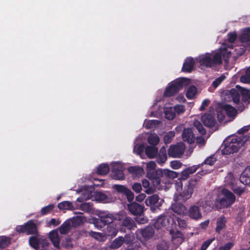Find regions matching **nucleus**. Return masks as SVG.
I'll return each instance as SVG.
<instances>
[{
    "label": "nucleus",
    "mask_w": 250,
    "mask_h": 250,
    "mask_svg": "<svg viewBox=\"0 0 250 250\" xmlns=\"http://www.w3.org/2000/svg\"><path fill=\"white\" fill-rule=\"evenodd\" d=\"M250 140V135L229 138L224 142V147L222 150V153L229 155L236 152L246 142Z\"/></svg>",
    "instance_id": "nucleus-1"
},
{
    "label": "nucleus",
    "mask_w": 250,
    "mask_h": 250,
    "mask_svg": "<svg viewBox=\"0 0 250 250\" xmlns=\"http://www.w3.org/2000/svg\"><path fill=\"white\" fill-rule=\"evenodd\" d=\"M221 193L223 196L216 199L215 201V205L217 209L228 208L235 202V196L229 190L224 188L222 190Z\"/></svg>",
    "instance_id": "nucleus-2"
},
{
    "label": "nucleus",
    "mask_w": 250,
    "mask_h": 250,
    "mask_svg": "<svg viewBox=\"0 0 250 250\" xmlns=\"http://www.w3.org/2000/svg\"><path fill=\"white\" fill-rule=\"evenodd\" d=\"M189 83V79L186 78L177 79L170 83L167 86L164 93L165 97H170L177 93L184 86H187Z\"/></svg>",
    "instance_id": "nucleus-3"
},
{
    "label": "nucleus",
    "mask_w": 250,
    "mask_h": 250,
    "mask_svg": "<svg viewBox=\"0 0 250 250\" xmlns=\"http://www.w3.org/2000/svg\"><path fill=\"white\" fill-rule=\"evenodd\" d=\"M16 230L19 233H26L27 235H38V229L34 220H30L22 225H18Z\"/></svg>",
    "instance_id": "nucleus-4"
},
{
    "label": "nucleus",
    "mask_w": 250,
    "mask_h": 250,
    "mask_svg": "<svg viewBox=\"0 0 250 250\" xmlns=\"http://www.w3.org/2000/svg\"><path fill=\"white\" fill-rule=\"evenodd\" d=\"M120 220L119 230L121 232H126L127 230L131 231L135 229L136 224L135 221L130 217L122 216L119 217Z\"/></svg>",
    "instance_id": "nucleus-5"
},
{
    "label": "nucleus",
    "mask_w": 250,
    "mask_h": 250,
    "mask_svg": "<svg viewBox=\"0 0 250 250\" xmlns=\"http://www.w3.org/2000/svg\"><path fill=\"white\" fill-rule=\"evenodd\" d=\"M162 174L160 175L159 179V186L161 187L171 184L173 179L177 178L178 176V173L177 172L167 169H162Z\"/></svg>",
    "instance_id": "nucleus-6"
},
{
    "label": "nucleus",
    "mask_w": 250,
    "mask_h": 250,
    "mask_svg": "<svg viewBox=\"0 0 250 250\" xmlns=\"http://www.w3.org/2000/svg\"><path fill=\"white\" fill-rule=\"evenodd\" d=\"M175 221L172 217L166 215H160L155 221L154 226L156 229H160L162 228H168L173 227Z\"/></svg>",
    "instance_id": "nucleus-7"
},
{
    "label": "nucleus",
    "mask_w": 250,
    "mask_h": 250,
    "mask_svg": "<svg viewBox=\"0 0 250 250\" xmlns=\"http://www.w3.org/2000/svg\"><path fill=\"white\" fill-rule=\"evenodd\" d=\"M99 218L94 221L95 226L99 229H101L104 226L111 223L114 220V216L112 214L106 212L99 213Z\"/></svg>",
    "instance_id": "nucleus-8"
},
{
    "label": "nucleus",
    "mask_w": 250,
    "mask_h": 250,
    "mask_svg": "<svg viewBox=\"0 0 250 250\" xmlns=\"http://www.w3.org/2000/svg\"><path fill=\"white\" fill-rule=\"evenodd\" d=\"M163 202V200H160L157 194H153L148 197L145 200L146 206L149 207L150 209L153 212L160 209Z\"/></svg>",
    "instance_id": "nucleus-9"
},
{
    "label": "nucleus",
    "mask_w": 250,
    "mask_h": 250,
    "mask_svg": "<svg viewBox=\"0 0 250 250\" xmlns=\"http://www.w3.org/2000/svg\"><path fill=\"white\" fill-rule=\"evenodd\" d=\"M154 230L149 226H146L143 229H138L136 231V237L138 239L147 240L153 236Z\"/></svg>",
    "instance_id": "nucleus-10"
},
{
    "label": "nucleus",
    "mask_w": 250,
    "mask_h": 250,
    "mask_svg": "<svg viewBox=\"0 0 250 250\" xmlns=\"http://www.w3.org/2000/svg\"><path fill=\"white\" fill-rule=\"evenodd\" d=\"M113 188L118 192L125 195L129 203H131L134 198L133 192L125 186L121 185H114Z\"/></svg>",
    "instance_id": "nucleus-11"
},
{
    "label": "nucleus",
    "mask_w": 250,
    "mask_h": 250,
    "mask_svg": "<svg viewBox=\"0 0 250 250\" xmlns=\"http://www.w3.org/2000/svg\"><path fill=\"white\" fill-rule=\"evenodd\" d=\"M111 177L113 179L120 180L125 178L122 165L115 163L112 165Z\"/></svg>",
    "instance_id": "nucleus-12"
},
{
    "label": "nucleus",
    "mask_w": 250,
    "mask_h": 250,
    "mask_svg": "<svg viewBox=\"0 0 250 250\" xmlns=\"http://www.w3.org/2000/svg\"><path fill=\"white\" fill-rule=\"evenodd\" d=\"M161 174H162L161 169L147 170V177L151 181L153 185L155 187H158L160 185L159 179Z\"/></svg>",
    "instance_id": "nucleus-13"
},
{
    "label": "nucleus",
    "mask_w": 250,
    "mask_h": 250,
    "mask_svg": "<svg viewBox=\"0 0 250 250\" xmlns=\"http://www.w3.org/2000/svg\"><path fill=\"white\" fill-rule=\"evenodd\" d=\"M187 213L191 219L194 220L198 221L202 218L201 208L198 206H191L188 210L187 211Z\"/></svg>",
    "instance_id": "nucleus-14"
},
{
    "label": "nucleus",
    "mask_w": 250,
    "mask_h": 250,
    "mask_svg": "<svg viewBox=\"0 0 250 250\" xmlns=\"http://www.w3.org/2000/svg\"><path fill=\"white\" fill-rule=\"evenodd\" d=\"M127 208L132 214L140 216L143 213L144 206L136 202H133L127 205Z\"/></svg>",
    "instance_id": "nucleus-15"
},
{
    "label": "nucleus",
    "mask_w": 250,
    "mask_h": 250,
    "mask_svg": "<svg viewBox=\"0 0 250 250\" xmlns=\"http://www.w3.org/2000/svg\"><path fill=\"white\" fill-rule=\"evenodd\" d=\"M184 152V148L180 146L172 145L168 149L169 156L173 158L179 157Z\"/></svg>",
    "instance_id": "nucleus-16"
},
{
    "label": "nucleus",
    "mask_w": 250,
    "mask_h": 250,
    "mask_svg": "<svg viewBox=\"0 0 250 250\" xmlns=\"http://www.w3.org/2000/svg\"><path fill=\"white\" fill-rule=\"evenodd\" d=\"M201 120L204 125L208 127L214 126L216 123L214 116L209 113H205L202 115Z\"/></svg>",
    "instance_id": "nucleus-17"
},
{
    "label": "nucleus",
    "mask_w": 250,
    "mask_h": 250,
    "mask_svg": "<svg viewBox=\"0 0 250 250\" xmlns=\"http://www.w3.org/2000/svg\"><path fill=\"white\" fill-rule=\"evenodd\" d=\"M239 41L246 43V49L250 51V28H246L240 35Z\"/></svg>",
    "instance_id": "nucleus-18"
},
{
    "label": "nucleus",
    "mask_w": 250,
    "mask_h": 250,
    "mask_svg": "<svg viewBox=\"0 0 250 250\" xmlns=\"http://www.w3.org/2000/svg\"><path fill=\"white\" fill-rule=\"evenodd\" d=\"M197 61L201 66L206 67H211L213 66L212 58L208 53L199 56L197 59Z\"/></svg>",
    "instance_id": "nucleus-19"
},
{
    "label": "nucleus",
    "mask_w": 250,
    "mask_h": 250,
    "mask_svg": "<svg viewBox=\"0 0 250 250\" xmlns=\"http://www.w3.org/2000/svg\"><path fill=\"white\" fill-rule=\"evenodd\" d=\"M183 140L189 144L195 141V136L191 128H185L182 133Z\"/></svg>",
    "instance_id": "nucleus-20"
},
{
    "label": "nucleus",
    "mask_w": 250,
    "mask_h": 250,
    "mask_svg": "<svg viewBox=\"0 0 250 250\" xmlns=\"http://www.w3.org/2000/svg\"><path fill=\"white\" fill-rule=\"evenodd\" d=\"M200 167V165H193L183 170L181 173V179L183 180L188 178L190 174L195 173Z\"/></svg>",
    "instance_id": "nucleus-21"
},
{
    "label": "nucleus",
    "mask_w": 250,
    "mask_h": 250,
    "mask_svg": "<svg viewBox=\"0 0 250 250\" xmlns=\"http://www.w3.org/2000/svg\"><path fill=\"white\" fill-rule=\"evenodd\" d=\"M171 210L175 213L180 215H185L187 213L186 207L181 203L175 202L171 206Z\"/></svg>",
    "instance_id": "nucleus-22"
},
{
    "label": "nucleus",
    "mask_w": 250,
    "mask_h": 250,
    "mask_svg": "<svg viewBox=\"0 0 250 250\" xmlns=\"http://www.w3.org/2000/svg\"><path fill=\"white\" fill-rule=\"evenodd\" d=\"M195 62L192 58H187L184 62L182 71L184 72H191L193 68Z\"/></svg>",
    "instance_id": "nucleus-23"
},
{
    "label": "nucleus",
    "mask_w": 250,
    "mask_h": 250,
    "mask_svg": "<svg viewBox=\"0 0 250 250\" xmlns=\"http://www.w3.org/2000/svg\"><path fill=\"white\" fill-rule=\"evenodd\" d=\"M240 182L245 185L250 186V166H248L240 177Z\"/></svg>",
    "instance_id": "nucleus-24"
},
{
    "label": "nucleus",
    "mask_w": 250,
    "mask_h": 250,
    "mask_svg": "<svg viewBox=\"0 0 250 250\" xmlns=\"http://www.w3.org/2000/svg\"><path fill=\"white\" fill-rule=\"evenodd\" d=\"M227 220L225 216L222 215L219 217L216 221V227L215 228V231L219 233L222 229L226 227V223Z\"/></svg>",
    "instance_id": "nucleus-25"
},
{
    "label": "nucleus",
    "mask_w": 250,
    "mask_h": 250,
    "mask_svg": "<svg viewBox=\"0 0 250 250\" xmlns=\"http://www.w3.org/2000/svg\"><path fill=\"white\" fill-rule=\"evenodd\" d=\"M146 155L150 159L155 158L158 154V149L155 146H147L145 149Z\"/></svg>",
    "instance_id": "nucleus-26"
},
{
    "label": "nucleus",
    "mask_w": 250,
    "mask_h": 250,
    "mask_svg": "<svg viewBox=\"0 0 250 250\" xmlns=\"http://www.w3.org/2000/svg\"><path fill=\"white\" fill-rule=\"evenodd\" d=\"M49 237L54 246L59 249L60 248V238L58 232L56 230H52L49 233Z\"/></svg>",
    "instance_id": "nucleus-27"
},
{
    "label": "nucleus",
    "mask_w": 250,
    "mask_h": 250,
    "mask_svg": "<svg viewBox=\"0 0 250 250\" xmlns=\"http://www.w3.org/2000/svg\"><path fill=\"white\" fill-rule=\"evenodd\" d=\"M158 156L157 158V162L159 164H163L167 160V154L166 147L162 146L160 150Z\"/></svg>",
    "instance_id": "nucleus-28"
},
{
    "label": "nucleus",
    "mask_w": 250,
    "mask_h": 250,
    "mask_svg": "<svg viewBox=\"0 0 250 250\" xmlns=\"http://www.w3.org/2000/svg\"><path fill=\"white\" fill-rule=\"evenodd\" d=\"M38 235H34L31 236L29 239V243L31 247L35 250H38L40 249V238L39 237Z\"/></svg>",
    "instance_id": "nucleus-29"
},
{
    "label": "nucleus",
    "mask_w": 250,
    "mask_h": 250,
    "mask_svg": "<svg viewBox=\"0 0 250 250\" xmlns=\"http://www.w3.org/2000/svg\"><path fill=\"white\" fill-rule=\"evenodd\" d=\"M128 171L132 173L134 176L139 177L144 173V169L142 167L135 166H131L128 168Z\"/></svg>",
    "instance_id": "nucleus-30"
},
{
    "label": "nucleus",
    "mask_w": 250,
    "mask_h": 250,
    "mask_svg": "<svg viewBox=\"0 0 250 250\" xmlns=\"http://www.w3.org/2000/svg\"><path fill=\"white\" fill-rule=\"evenodd\" d=\"M71 229L70 221L68 220L64 221L59 227V230L61 234H66Z\"/></svg>",
    "instance_id": "nucleus-31"
},
{
    "label": "nucleus",
    "mask_w": 250,
    "mask_h": 250,
    "mask_svg": "<svg viewBox=\"0 0 250 250\" xmlns=\"http://www.w3.org/2000/svg\"><path fill=\"white\" fill-rule=\"evenodd\" d=\"M118 231L116 227L113 224L109 225H107L104 230V234L108 236L114 237L116 235Z\"/></svg>",
    "instance_id": "nucleus-32"
},
{
    "label": "nucleus",
    "mask_w": 250,
    "mask_h": 250,
    "mask_svg": "<svg viewBox=\"0 0 250 250\" xmlns=\"http://www.w3.org/2000/svg\"><path fill=\"white\" fill-rule=\"evenodd\" d=\"M228 96L232 98V101L235 104H238L240 101V92L235 88H231L228 91Z\"/></svg>",
    "instance_id": "nucleus-33"
},
{
    "label": "nucleus",
    "mask_w": 250,
    "mask_h": 250,
    "mask_svg": "<svg viewBox=\"0 0 250 250\" xmlns=\"http://www.w3.org/2000/svg\"><path fill=\"white\" fill-rule=\"evenodd\" d=\"M94 197L96 201L103 203H107L109 200L108 196L102 191H96L94 193Z\"/></svg>",
    "instance_id": "nucleus-34"
},
{
    "label": "nucleus",
    "mask_w": 250,
    "mask_h": 250,
    "mask_svg": "<svg viewBox=\"0 0 250 250\" xmlns=\"http://www.w3.org/2000/svg\"><path fill=\"white\" fill-rule=\"evenodd\" d=\"M123 236H119L115 238L110 244L109 248L111 249H117L120 248L124 244Z\"/></svg>",
    "instance_id": "nucleus-35"
},
{
    "label": "nucleus",
    "mask_w": 250,
    "mask_h": 250,
    "mask_svg": "<svg viewBox=\"0 0 250 250\" xmlns=\"http://www.w3.org/2000/svg\"><path fill=\"white\" fill-rule=\"evenodd\" d=\"M109 167L107 164L100 165L97 169V173L99 175H105L109 171Z\"/></svg>",
    "instance_id": "nucleus-36"
},
{
    "label": "nucleus",
    "mask_w": 250,
    "mask_h": 250,
    "mask_svg": "<svg viewBox=\"0 0 250 250\" xmlns=\"http://www.w3.org/2000/svg\"><path fill=\"white\" fill-rule=\"evenodd\" d=\"M223 109L225 111L226 114L229 117L235 116L237 114L236 109L229 104H225Z\"/></svg>",
    "instance_id": "nucleus-37"
},
{
    "label": "nucleus",
    "mask_w": 250,
    "mask_h": 250,
    "mask_svg": "<svg viewBox=\"0 0 250 250\" xmlns=\"http://www.w3.org/2000/svg\"><path fill=\"white\" fill-rule=\"evenodd\" d=\"M159 141V137L156 134H151L147 137V142L151 146H156Z\"/></svg>",
    "instance_id": "nucleus-38"
},
{
    "label": "nucleus",
    "mask_w": 250,
    "mask_h": 250,
    "mask_svg": "<svg viewBox=\"0 0 250 250\" xmlns=\"http://www.w3.org/2000/svg\"><path fill=\"white\" fill-rule=\"evenodd\" d=\"M11 238L5 236H0V249H4L10 244Z\"/></svg>",
    "instance_id": "nucleus-39"
},
{
    "label": "nucleus",
    "mask_w": 250,
    "mask_h": 250,
    "mask_svg": "<svg viewBox=\"0 0 250 250\" xmlns=\"http://www.w3.org/2000/svg\"><path fill=\"white\" fill-rule=\"evenodd\" d=\"M242 101L243 102H250V91L247 89L242 88L240 90Z\"/></svg>",
    "instance_id": "nucleus-40"
},
{
    "label": "nucleus",
    "mask_w": 250,
    "mask_h": 250,
    "mask_svg": "<svg viewBox=\"0 0 250 250\" xmlns=\"http://www.w3.org/2000/svg\"><path fill=\"white\" fill-rule=\"evenodd\" d=\"M196 93V87L194 85H191L188 88L186 95L188 99H192L194 97Z\"/></svg>",
    "instance_id": "nucleus-41"
},
{
    "label": "nucleus",
    "mask_w": 250,
    "mask_h": 250,
    "mask_svg": "<svg viewBox=\"0 0 250 250\" xmlns=\"http://www.w3.org/2000/svg\"><path fill=\"white\" fill-rule=\"evenodd\" d=\"M58 208L61 210L72 209L73 208V206L71 202L63 201L58 204Z\"/></svg>",
    "instance_id": "nucleus-42"
},
{
    "label": "nucleus",
    "mask_w": 250,
    "mask_h": 250,
    "mask_svg": "<svg viewBox=\"0 0 250 250\" xmlns=\"http://www.w3.org/2000/svg\"><path fill=\"white\" fill-rule=\"evenodd\" d=\"M193 192V190L187 187L181 194V196L183 198V200H187L191 197Z\"/></svg>",
    "instance_id": "nucleus-43"
},
{
    "label": "nucleus",
    "mask_w": 250,
    "mask_h": 250,
    "mask_svg": "<svg viewBox=\"0 0 250 250\" xmlns=\"http://www.w3.org/2000/svg\"><path fill=\"white\" fill-rule=\"evenodd\" d=\"M193 125L198 131L200 134L202 135L206 134V130L199 121L198 120H195L193 122Z\"/></svg>",
    "instance_id": "nucleus-44"
},
{
    "label": "nucleus",
    "mask_w": 250,
    "mask_h": 250,
    "mask_svg": "<svg viewBox=\"0 0 250 250\" xmlns=\"http://www.w3.org/2000/svg\"><path fill=\"white\" fill-rule=\"evenodd\" d=\"M240 80L243 83H250V66L247 69L245 74L240 78Z\"/></svg>",
    "instance_id": "nucleus-45"
},
{
    "label": "nucleus",
    "mask_w": 250,
    "mask_h": 250,
    "mask_svg": "<svg viewBox=\"0 0 250 250\" xmlns=\"http://www.w3.org/2000/svg\"><path fill=\"white\" fill-rule=\"evenodd\" d=\"M216 161V159L214 155H212L208 157H207L205 161L200 165L201 166L203 165V164L208 165L209 166H212L214 164V163Z\"/></svg>",
    "instance_id": "nucleus-46"
},
{
    "label": "nucleus",
    "mask_w": 250,
    "mask_h": 250,
    "mask_svg": "<svg viewBox=\"0 0 250 250\" xmlns=\"http://www.w3.org/2000/svg\"><path fill=\"white\" fill-rule=\"evenodd\" d=\"M55 207L54 205L50 204L42 208L41 210L42 215H45L50 213L54 209Z\"/></svg>",
    "instance_id": "nucleus-47"
},
{
    "label": "nucleus",
    "mask_w": 250,
    "mask_h": 250,
    "mask_svg": "<svg viewBox=\"0 0 250 250\" xmlns=\"http://www.w3.org/2000/svg\"><path fill=\"white\" fill-rule=\"evenodd\" d=\"M213 66L214 64H219L222 63V53H217L214 55L212 58Z\"/></svg>",
    "instance_id": "nucleus-48"
},
{
    "label": "nucleus",
    "mask_w": 250,
    "mask_h": 250,
    "mask_svg": "<svg viewBox=\"0 0 250 250\" xmlns=\"http://www.w3.org/2000/svg\"><path fill=\"white\" fill-rule=\"evenodd\" d=\"M231 189L238 196H241L245 191V188L237 186L235 185H232L231 186Z\"/></svg>",
    "instance_id": "nucleus-49"
},
{
    "label": "nucleus",
    "mask_w": 250,
    "mask_h": 250,
    "mask_svg": "<svg viewBox=\"0 0 250 250\" xmlns=\"http://www.w3.org/2000/svg\"><path fill=\"white\" fill-rule=\"evenodd\" d=\"M175 136V133L173 131H169L167 133L164 137V142L166 144L170 143L173 138Z\"/></svg>",
    "instance_id": "nucleus-50"
},
{
    "label": "nucleus",
    "mask_w": 250,
    "mask_h": 250,
    "mask_svg": "<svg viewBox=\"0 0 250 250\" xmlns=\"http://www.w3.org/2000/svg\"><path fill=\"white\" fill-rule=\"evenodd\" d=\"M124 243L127 245H131L133 243L134 240V236L133 234H126L125 237H123Z\"/></svg>",
    "instance_id": "nucleus-51"
},
{
    "label": "nucleus",
    "mask_w": 250,
    "mask_h": 250,
    "mask_svg": "<svg viewBox=\"0 0 250 250\" xmlns=\"http://www.w3.org/2000/svg\"><path fill=\"white\" fill-rule=\"evenodd\" d=\"M62 247L66 249H70L73 247L72 244V240L70 237H67L64 239L62 242Z\"/></svg>",
    "instance_id": "nucleus-52"
},
{
    "label": "nucleus",
    "mask_w": 250,
    "mask_h": 250,
    "mask_svg": "<svg viewBox=\"0 0 250 250\" xmlns=\"http://www.w3.org/2000/svg\"><path fill=\"white\" fill-rule=\"evenodd\" d=\"M176 239H178V241H179L180 243L182 242L183 240V234L180 231L177 230L172 235V240L174 241Z\"/></svg>",
    "instance_id": "nucleus-53"
},
{
    "label": "nucleus",
    "mask_w": 250,
    "mask_h": 250,
    "mask_svg": "<svg viewBox=\"0 0 250 250\" xmlns=\"http://www.w3.org/2000/svg\"><path fill=\"white\" fill-rule=\"evenodd\" d=\"M200 181L199 178L197 177L195 175L189 181L187 187L189 188H191L192 189L194 190L195 186L196 185L198 182Z\"/></svg>",
    "instance_id": "nucleus-54"
},
{
    "label": "nucleus",
    "mask_w": 250,
    "mask_h": 250,
    "mask_svg": "<svg viewBox=\"0 0 250 250\" xmlns=\"http://www.w3.org/2000/svg\"><path fill=\"white\" fill-rule=\"evenodd\" d=\"M226 79L224 75L222 74L219 77L216 78L212 83V85L214 87H218L221 83Z\"/></svg>",
    "instance_id": "nucleus-55"
},
{
    "label": "nucleus",
    "mask_w": 250,
    "mask_h": 250,
    "mask_svg": "<svg viewBox=\"0 0 250 250\" xmlns=\"http://www.w3.org/2000/svg\"><path fill=\"white\" fill-rule=\"evenodd\" d=\"M159 123L160 121L156 120H150L146 124V127L147 129L155 127Z\"/></svg>",
    "instance_id": "nucleus-56"
},
{
    "label": "nucleus",
    "mask_w": 250,
    "mask_h": 250,
    "mask_svg": "<svg viewBox=\"0 0 250 250\" xmlns=\"http://www.w3.org/2000/svg\"><path fill=\"white\" fill-rule=\"evenodd\" d=\"M149 185L150 183L148 180L145 179L142 180V186L144 188H147L145 190V192L147 194H149L152 192V189L149 188Z\"/></svg>",
    "instance_id": "nucleus-57"
},
{
    "label": "nucleus",
    "mask_w": 250,
    "mask_h": 250,
    "mask_svg": "<svg viewBox=\"0 0 250 250\" xmlns=\"http://www.w3.org/2000/svg\"><path fill=\"white\" fill-rule=\"evenodd\" d=\"M165 115L166 118L169 120L173 119L175 117V114L172 111L171 109L166 110Z\"/></svg>",
    "instance_id": "nucleus-58"
},
{
    "label": "nucleus",
    "mask_w": 250,
    "mask_h": 250,
    "mask_svg": "<svg viewBox=\"0 0 250 250\" xmlns=\"http://www.w3.org/2000/svg\"><path fill=\"white\" fill-rule=\"evenodd\" d=\"M176 220L180 228L181 229H184L187 228L188 224L186 220L180 218L179 217H177Z\"/></svg>",
    "instance_id": "nucleus-59"
},
{
    "label": "nucleus",
    "mask_w": 250,
    "mask_h": 250,
    "mask_svg": "<svg viewBox=\"0 0 250 250\" xmlns=\"http://www.w3.org/2000/svg\"><path fill=\"white\" fill-rule=\"evenodd\" d=\"M234 244L232 242H228L223 246L220 247L218 250H230L234 246Z\"/></svg>",
    "instance_id": "nucleus-60"
},
{
    "label": "nucleus",
    "mask_w": 250,
    "mask_h": 250,
    "mask_svg": "<svg viewBox=\"0 0 250 250\" xmlns=\"http://www.w3.org/2000/svg\"><path fill=\"white\" fill-rule=\"evenodd\" d=\"M237 34L236 32H230L228 34V40L229 43H234L237 39Z\"/></svg>",
    "instance_id": "nucleus-61"
},
{
    "label": "nucleus",
    "mask_w": 250,
    "mask_h": 250,
    "mask_svg": "<svg viewBox=\"0 0 250 250\" xmlns=\"http://www.w3.org/2000/svg\"><path fill=\"white\" fill-rule=\"evenodd\" d=\"M182 166V164L179 161L175 160L170 162V167L174 169H177L180 168Z\"/></svg>",
    "instance_id": "nucleus-62"
},
{
    "label": "nucleus",
    "mask_w": 250,
    "mask_h": 250,
    "mask_svg": "<svg viewBox=\"0 0 250 250\" xmlns=\"http://www.w3.org/2000/svg\"><path fill=\"white\" fill-rule=\"evenodd\" d=\"M132 189L136 193H140L142 190V186L140 183H135L132 186Z\"/></svg>",
    "instance_id": "nucleus-63"
},
{
    "label": "nucleus",
    "mask_w": 250,
    "mask_h": 250,
    "mask_svg": "<svg viewBox=\"0 0 250 250\" xmlns=\"http://www.w3.org/2000/svg\"><path fill=\"white\" fill-rule=\"evenodd\" d=\"M168 248V247L165 242H162L157 246V250H167Z\"/></svg>",
    "instance_id": "nucleus-64"
}]
</instances>
